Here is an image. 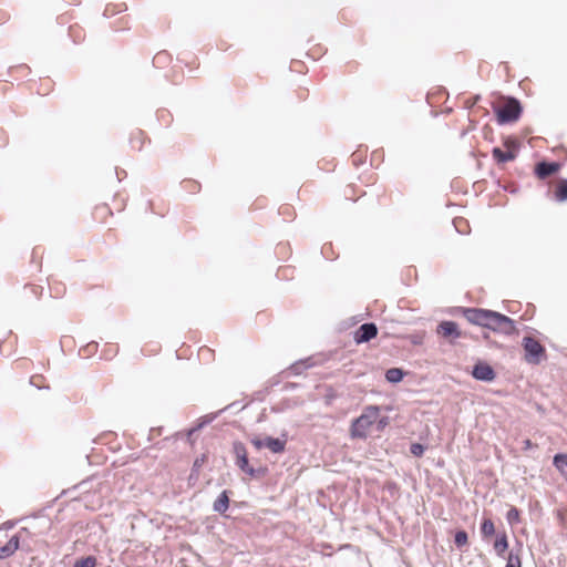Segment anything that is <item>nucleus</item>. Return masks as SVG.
<instances>
[{
	"label": "nucleus",
	"mask_w": 567,
	"mask_h": 567,
	"mask_svg": "<svg viewBox=\"0 0 567 567\" xmlns=\"http://www.w3.org/2000/svg\"><path fill=\"white\" fill-rule=\"evenodd\" d=\"M233 453L235 455V465L249 477L261 478L268 473L267 466L255 467L249 463L248 452L243 442L235 441L233 443Z\"/></svg>",
	"instance_id": "f257e3e1"
},
{
	"label": "nucleus",
	"mask_w": 567,
	"mask_h": 567,
	"mask_svg": "<svg viewBox=\"0 0 567 567\" xmlns=\"http://www.w3.org/2000/svg\"><path fill=\"white\" fill-rule=\"evenodd\" d=\"M380 413V406L368 405L364 408L360 416L351 422L350 435L352 439H367L368 430L377 421Z\"/></svg>",
	"instance_id": "f03ea898"
},
{
	"label": "nucleus",
	"mask_w": 567,
	"mask_h": 567,
	"mask_svg": "<svg viewBox=\"0 0 567 567\" xmlns=\"http://www.w3.org/2000/svg\"><path fill=\"white\" fill-rule=\"evenodd\" d=\"M493 111L496 116V122L499 125H505L519 120L523 113V105L518 99L508 96L503 104H493Z\"/></svg>",
	"instance_id": "7ed1b4c3"
},
{
	"label": "nucleus",
	"mask_w": 567,
	"mask_h": 567,
	"mask_svg": "<svg viewBox=\"0 0 567 567\" xmlns=\"http://www.w3.org/2000/svg\"><path fill=\"white\" fill-rule=\"evenodd\" d=\"M480 532L483 540L495 535V540L493 543V548L495 554L498 557H505V553H507L509 543L505 532L496 533L495 525L492 519L483 518L480 526Z\"/></svg>",
	"instance_id": "20e7f679"
},
{
	"label": "nucleus",
	"mask_w": 567,
	"mask_h": 567,
	"mask_svg": "<svg viewBox=\"0 0 567 567\" xmlns=\"http://www.w3.org/2000/svg\"><path fill=\"white\" fill-rule=\"evenodd\" d=\"M522 347L524 350V360L528 364L538 365L547 358L545 347L530 336H525L523 338Z\"/></svg>",
	"instance_id": "39448f33"
},
{
	"label": "nucleus",
	"mask_w": 567,
	"mask_h": 567,
	"mask_svg": "<svg viewBox=\"0 0 567 567\" xmlns=\"http://www.w3.org/2000/svg\"><path fill=\"white\" fill-rule=\"evenodd\" d=\"M487 322L488 326L485 328L494 332H498L508 337L518 333L515 320L501 312L492 310Z\"/></svg>",
	"instance_id": "423d86ee"
},
{
	"label": "nucleus",
	"mask_w": 567,
	"mask_h": 567,
	"mask_svg": "<svg viewBox=\"0 0 567 567\" xmlns=\"http://www.w3.org/2000/svg\"><path fill=\"white\" fill-rule=\"evenodd\" d=\"M460 311L470 323L482 328L488 326L487 319L492 310L483 308H460Z\"/></svg>",
	"instance_id": "0eeeda50"
},
{
	"label": "nucleus",
	"mask_w": 567,
	"mask_h": 567,
	"mask_svg": "<svg viewBox=\"0 0 567 567\" xmlns=\"http://www.w3.org/2000/svg\"><path fill=\"white\" fill-rule=\"evenodd\" d=\"M472 377L482 382H493L496 378L494 368L485 361H477L471 372Z\"/></svg>",
	"instance_id": "6e6552de"
},
{
	"label": "nucleus",
	"mask_w": 567,
	"mask_h": 567,
	"mask_svg": "<svg viewBox=\"0 0 567 567\" xmlns=\"http://www.w3.org/2000/svg\"><path fill=\"white\" fill-rule=\"evenodd\" d=\"M378 336V327L374 322L362 323L353 333V340L357 344L371 341Z\"/></svg>",
	"instance_id": "1a4fd4ad"
},
{
	"label": "nucleus",
	"mask_w": 567,
	"mask_h": 567,
	"mask_svg": "<svg viewBox=\"0 0 567 567\" xmlns=\"http://www.w3.org/2000/svg\"><path fill=\"white\" fill-rule=\"evenodd\" d=\"M561 168V164L556 161H540L535 165L534 173L539 179H546L547 177L556 174Z\"/></svg>",
	"instance_id": "9d476101"
},
{
	"label": "nucleus",
	"mask_w": 567,
	"mask_h": 567,
	"mask_svg": "<svg viewBox=\"0 0 567 567\" xmlns=\"http://www.w3.org/2000/svg\"><path fill=\"white\" fill-rule=\"evenodd\" d=\"M436 332L444 338L457 339L462 337L458 324L452 320H444L437 324Z\"/></svg>",
	"instance_id": "9b49d317"
},
{
	"label": "nucleus",
	"mask_w": 567,
	"mask_h": 567,
	"mask_svg": "<svg viewBox=\"0 0 567 567\" xmlns=\"http://www.w3.org/2000/svg\"><path fill=\"white\" fill-rule=\"evenodd\" d=\"M507 556L505 555L504 558H506V565L505 567H522V551H523V544L520 542H516L515 546H513L511 549L508 548Z\"/></svg>",
	"instance_id": "f8f14e48"
},
{
	"label": "nucleus",
	"mask_w": 567,
	"mask_h": 567,
	"mask_svg": "<svg viewBox=\"0 0 567 567\" xmlns=\"http://www.w3.org/2000/svg\"><path fill=\"white\" fill-rule=\"evenodd\" d=\"M264 444L265 449L270 450L275 454L284 453L287 445L286 435L284 434L282 437H272L267 435L264 437Z\"/></svg>",
	"instance_id": "ddd939ff"
},
{
	"label": "nucleus",
	"mask_w": 567,
	"mask_h": 567,
	"mask_svg": "<svg viewBox=\"0 0 567 567\" xmlns=\"http://www.w3.org/2000/svg\"><path fill=\"white\" fill-rule=\"evenodd\" d=\"M238 404V402H233L228 405H226L224 409L217 411V412H213V413H208L204 416H200L198 420H197V423L194 425V431H200L202 429H204L206 425L210 424L213 421H215L218 415H220L223 412L236 406Z\"/></svg>",
	"instance_id": "4468645a"
},
{
	"label": "nucleus",
	"mask_w": 567,
	"mask_h": 567,
	"mask_svg": "<svg viewBox=\"0 0 567 567\" xmlns=\"http://www.w3.org/2000/svg\"><path fill=\"white\" fill-rule=\"evenodd\" d=\"M230 494H231V491H228V489H224L219 495L218 497L215 499L214 504H213V509L220 514V515H225V513L227 512V509L229 508V503H230Z\"/></svg>",
	"instance_id": "2eb2a0df"
},
{
	"label": "nucleus",
	"mask_w": 567,
	"mask_h": 567,
	"mask_svg": "<svg viewBox=\"0 0 567 567\" xmlns=\"http://www.w3.org/2000/svg\"><path fill=\"white\" fill-rule=\"evenodd\" d=\"M517 150H507L506 152L502 151L499 147H494L492 150V156L497 164L512 162L517 157Z\"/></svg>",
	"instance_id": "dca6fc26"
},
{
	"label": "nucleus",
	"mask_w": 567,
	"mask_h": 567,
	"mask_svg": "<svg viewBox=\"0 0 567 567\" xmlns=\"http://www.w3.org/2000/svg\"><path fill=\"white\" fill-rule=\"evenodd\" d=\"M31 533L27 527H21L18 533H16L7 544L9 547L16 553L19 548H21V542L24 539V536H30Z\"/></svg>",
	"instance_id": "f3484780"
},
{
	"label": "nucleus",
	"mask_w": 567,
	"mask_h": 567,
	"mask_svg": "<svg viewBox=\"0 0 567 567\" xmlns=\"http://www.w3.org/2000/svg\"><path fill=\"white\" fill-rule=\"evenodd\" d=\"M405 375L406 372L402 368H390L384 373L385 381L392 384L401 382Z\"/></svg>",
	"instance_id": "a211bd4d"
},
{
	"label": "nucleus",
	"mask_w": 567,
	"mask_h": 567,
	"mask_svg": "<svg viewBox=\"0 0 567 567\" xmlns=\"http://www.w3.org/2000/svg\"><path fill=\"white\" fill-rule=\"evenodd\" d=\"M553 465L560 473V475L567 481V454L557 453L553 457Z\"/></svg>",
	"instance_id": "6ab92c4d"
},
{
	"label": "nucleus",
	"mask_w": 567,
	"mask_h": 567,
	"mask_svg": "<svg viewBox=\"0 0 567 567\" xmlns=\"http://www.w3.org/2000/svg\"><path fill=\"white\" fill-rule=\"evenodd\" d=\"M554 197L558 203L567 200V178H559L555 187Z\"/></svg>",
	"instance_id": "aec40b11"
},
{
	"label": "nucleus",
	"mask_w": 567,
	"mask_h": 567,
	"mask_svg": "<svg viewBox=\"0 0 567 567\" xmlns=\"http://www.w3.org/2000/svg\"><path fill=\"white\" fill-rule=\"evenodd\" d=\"M310 360L311 359L309 358V359H306V360H301V361L295 362L293 364H291L288 368L289 373L293 374V375L301 374L305 370H307L310 367H312V364L310 363Z\"/></svg>",
	"instance_id": "412c9836"
},
{
	"label": "nucleus",
	"mask_w": 567,
	"mask_h": 567,
	"mask_svg": "<svg viewBox=\"0 0 567 567\" xmlns=\"http://www.w3.org/2000/svg\"><path fill=\"white\" fill-rule=\"evenodd\" d=\"M468 543L467 532L464 529H458L454 534V544L458 549H462Z\"/></svg>",
	"instance_id": "4be33fe9"
},
{
	"label": "nucleus",
	"mask_w": 567,
	"mask_h": 567,
	"mask_svg": "<svg viewBox=\"0 0 567 567\" xmlns=\"http://www.w3.org/2000/svg\"><path fill=\"white\" fill-rule=\"evenodd\" d=\"M506 520L511 526L517 525L520 522V511L515 506H511L506 513Z\"/></svg>",
	"instance_id": "5701e85b"
},
{
	"label": "nucleus",
	"mask_w": 567,
	"mask_h": 567,
	"mask_svg": "<svg viewBox=\"0 0 567 567\" xmlns=\"http://www.w3.org/2000/svg\"><path fill=\"white\" fill-rule=\"evenodd\" d=\"M97 564V559L95 556L89 555L85 557H81L75 560L73 567H95Z\"/></svg>",
	"instance_id": "b1692460"
},
{
	"label": "nucleus",
	"mask_w": 567,
	"mask_h": 567,
	"mask_svg": "<svg viewBox=\"0 0 567 567\" xmlns=\"http://www.w3.org/2000/svg\"><path fill=\"white\" fill-rule=\"evenodd\" d=\"M292 406H293V405H292L291 401H290L289 399H285V400H282L281 402H279V403H277V404L272 405V406L270 408V411H271L272 413H282V412H285V411H287V410L291 409Z\"/></svg>",
	"instance_id": "393cba45"
},
{
	"label": "nucleus",
	"mask_w": 567,
	"mask_h": 567,
	"mask_svg": "<svg viewBox=\"0 0 567 567\" xmlns=\"http://www.w3.org/2000/svg\"><path fill=\"white\" fill-rule=\"evenodd\" d=\"M143 132L138 131L136 134L132 135L130 143L132 148L141 151L143 148Z\"/></svg>",
	"instance_id": "a878e982"
},
{
	"label": "nucleus",
	"mask_w": 567,
	"mask_h": 567,
	"mask_svg": "<svg viewBox=\"0 0 567 567\" xmlns=\"http://www.w3.org/2000/svg\"><path fill=\"white\" fill-rule=\"evenodd\" d=\"M503 145L507 150H517V153L519 152V142L514 136H506L503 138Z\"/></svg>",
	"instance_id": "bb28decb"
},
{
	"label": "nucleus",
	"mask_w": 567,
	"mask_h": 567,
	"mask_svg": "<svg viewBox=\"0 0 567 567\" xmlns=\"http://www.w3.org/2000/svg\"><path fill=\"white\" fill-rule=\"evenodd\" d=\"M426 450V446L423 445L422 443H412L410 445V453L415 456V457H421L423 456L424 452Z\"/></svg>",
	"instance_id": "cd10ccee"
},
{
	"label": "nucleus",
	"mask_w": 567,
	"mask_h": 567,
	"mask_svg": "<svg viewBox=\"0 0 567 567\" xmlns=\"http://www.w3.org/2000/svg\"><path fill=\"white\" fill-rule=\"evenodd\" d=\"M168 53L163 51V52H158L154 59H153V64L158 66L161 64H165L167 61H168Z\"/></svg>",
	"instance_id": "c85d7f7f"
},
{
	"label": "nucleus",
	"mask_w": 567,
	"mask_h": 567,
	"mask_svg": "<svg viewBox=\"0 0 567 567\" xmlns=\"http://www.w3.org/2000/svg\"><path fill=\"white\" fill-rule=\"evenodd\" d=\"M13 554L14 551L9 547L7 543L3 546H0V559L11 557Z\"/></svg>",
	"instance_id": "c756f323"
},
{
	"label": "nucleus",
	"mask_w": 567,
	"mask_h": 567,
	"mask_svg": "<svg viewBox=\"0 0 567 567\" xmlns=\"http://www.w3.org/2000/svg\"><path fill=\"white\" fill-rule=\"evenodd\" d=\"M250 443H251V444H252L257 450L265 449L264 437L254 436V437L250 440Z\"/></svg>",
	"instance_id": "7c9ffc66"
},
{
	"label": "nucleus",
	"mask_w": 567,
	"mask_h": 567,
	"mask_svg": "<svg viewBox=\"0 0 567 567\" xmlns=\"http://www.w3.org/2000/svg\"><path fill=\"white\" fill-rule=\"evenodd\" d=\"M96 348H97L96 342H90L82 350L84 351V353L91 354L96 350Z\"/></svg>",
	"instance_id": "2f4dec72"
},
{
	"label": "nucleus",
	"mask_w": 567,
	"mask_h": 567,
	"mask_svg": "<svg viewBox=\"0 0 567 567\" xmlns=\"http://www.w3.org/2000/svg\"><path fill=\"white\" fill-rule=\"evenodd\" d=\"M280 383L279 377H274L268 381V384L266 386V391L269 392V390Z\"/></svg>",
	"instance_id": "473e14b6"
},
{
	"label": "nucleus",
	"mask_w": 567,
	"mask_h": 567,
	"mask_svg": "<svg viewBox=\"0 0 567 567\" xmlns=\"http://www.w3.org/2000/svg\"><path fill=\"white\" fill-rule=\"evenodd\" d=\"M535 447H537V444L533 443L529 439H525L523 441V450L524 451H528V450H532Z\"/></svg>",
	"instance_id": "72a5a7b5"
},
{
	"label": "nucleus",
	"mask_w": 567,
	"mask_h": 567,
	"mask_svg": "<svg viewBox=\"0 0 567 567\" xmlns=\"http://www.w3.org/2000/svg\"><path fill=\"white\" fill-rule=\"evenodd\" d=\"M480 100H481V95H475V96H473L472 99H470V100H467V101L465 102L466 107H467V109L473 107V106H474V105H475Z\"/></svg>",
	"instance_id": "f704fd0d"
},
{
	"label": "nucleus",
	"mask_w": 567,
	"mask_h": 567,
	"mask_svg": "<svg viewBox=\"0 0 567 567\" xmlns=\"http://www.w3.org/2000/svg\"><path fill=\"white\" fill-rule=\"evenodd\" d=\"M297 388H299V384L298 383H295V382H287L285 383L282 390L284 391H292V390H296Z\"/></svg>",
	"instance_id": "c9c22d12"
},
{
	"label": "nucleus",
	"mask_w": 567,
	"mask_h": 567,
	"mask_svg": "<svg viewBox=\"0 0 567 567\" xmlns=\"http://www.w3.org/2000/svg\"><path fill=\"white\" fill-rule=\"evenodd\" d=\"M161 433H162V427H152L150 430L148 441H152L153 436H155V435H161Z\"/></svg>",
	"instance_id": "e433bc0d"
},
{
	"label": "nucleus",
	"mask_w": 567,
	"mask_h": 567,
	"mask_svg": "<svg viewBox=\"0 0 567 567\" xmlns=\"http://www.w3.org/2000/svg\"><path fill=\"white\" fill-rule=\"evenodd\" d=\"M161 433H162V427H152L150 430L148 441H152L153 436H155V435H161Z\"/></svg>",
	"instance_id": "4c0bfd02"
},
{
	"label": "nucleus",
	"mask_w": 567,
	"mask_h": 567,
	"mask_svg": "<svg viewBox=\"0 0 567 567\" xmlns=\"http://www.w3.org/2000/svg\"><path fill=\"white\" fill-rule=\"evenodd\" d=\"M16 526V520H7L1 525V529L9 530Z\"/></svg>",
	"instance_id": "58836bf2"
},
{
	"label": "nucleus",
	"mask_w": 567,
	"mask_h": 567,
	"mask_svg": "<svg viewBox=\"0 0 567 567\" xmlns=\"http://www.w3.org/2000/svg\"><path fill=\"white\" fill-rule=\"evenodd\" d=\"M203 461H204V457H202V458H196V460H195V462H194V464H193V471H195V470L199 468V467L202 466Z\"/></svg>",
	"instance_id": "ea45409f"
},
{
	"label": "nucleus",
	"mask_w": 567,
	"mask_h": 567,
	"mask_svg": "<svg viewBox=\"0 0 567 567\" xmlns=\"http://www.w3.org/2000/svg\"><path fill=\"white\" fill-rule=\"evenodd\" d=\"M386 424H388V417H386V416H384V417H382V419L379 421V425H378V427H379V429H383Z\"/></svg>",
	"instance_id": "a19ab883"
},
{
	"label": "nucleus",
	"mask_w": 567,
	"mask_h": 567,
	"mask_svg": "<svg viewBox=\"0 0 567 567\" xmlns=\"http://www.w3.org/2000/svg\"><path fill=\"white\" fill-rule=\"evenodd\" d=\"M351 157H352L353 164H355V165L361 161L360 155L358 153H353Z\"/></svg>",
	"instance_id": "79ce46f5"
},
{
	"label": "nucleus",
	"mask_w": 567,
	"mask_h": 567,
	"mask_svg": "<svg viewBox=\"0 0 567 567\" xmlns=\"http://www.w3.org/2000/svg\"><path fill=\"white\" fill-rule=\"evenodd\" d=\"M197 431H194V426H192L190 429L187 430V437L188 440L196 433Z\"/></svg>",
	"instance_id": "37998d69"
},
{
	"label": "nucleus",
	"mask_w": 567,
	"mask_h": 567,
	"mask_svg": "<svg viewBox=\"0 0 567 567\" xmlns=\"http://www.w3.org/2000/svg\"><path fill=\"white\" fill-rule=\"evenodd\" d=\"M109 435H111V433H104V434H102V435L96 440V442H102V441H103V439H104V437H106V436H109Z\"/></svg>",
	"instance_id": "c03bdc74"
},
{
	"label": "nucleus",
	"mask_w": 567,
	"mask_h": 567,
	"mask_svg": "<svg viewBox=\"0 0 567 567\" xmlns=\"http://www.w3.org/2000/svg\"><path fill=\"white\" fill-rule=\"evenodd\" d=\"M483 339L489 342V333L483 332Z\"/></svg>",
	"instance_id": "a18cd8bd"
},
{
	"label": "nucleus",
	"mask_w": 567,
	"mask_h": 567,
	"mask_svg": "<svg viewBox=\"0 0 567 567\" xmlns=\"http://www.w3.org/2000/svg\"><path fill=\"white\" fill-rule=\"evenodd\" d=\"M13 69H17V70H27L29 69L28 65H19V66H14Z\"/></svg>",
	"instance_id": "49530a36"
},
{
	"label": "nucleus",
	"mask_w": 567,
	"mask_h": 567,
	"mask_svg": "<svg viewBox=\"0 0 567 567\" xmlns=\"http://www.w3.org/2000/svg\"><path fill=\"white\" fill-rule=\"evenodd\" d=\"M326 249H327V245H324L321 249V254L324 256L326 255Z\"/></svg>",
	"instance_id": "de8ad7c7"
},
{
	"label": "nucleus",
	"mask_w": 567,
	"mask_h": 567,
	"mask_svg": "<svg viewBox=\"0 0 567 567\" xmlns=\"http://www.w3.org/2000/svg\"><path fill=\"white\" fill-rule=\"evenodd\" d=\"M54 293H55V297H58V296L60 295V289H58V288H56V289L54 290Z\"/></svg>",
	"instance_id": "09e8293b"
}]
</instances>
